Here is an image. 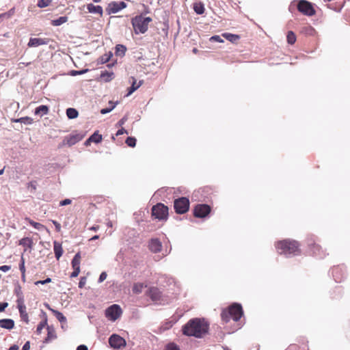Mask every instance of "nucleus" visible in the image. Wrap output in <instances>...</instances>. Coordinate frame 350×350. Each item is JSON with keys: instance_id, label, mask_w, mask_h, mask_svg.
Instances as JSON below:
<instances>
[{"instance_id": "nucleus-10", "label": "nucleus", "mask_w": 350, "mask_h": 350, "mask_svg": "<svg viewBox=\"0 0 350 350\" xmlns=\"http://www.w3.org/2000/svg\"><path fill=\"white\" fill-rule=\"evenodd\" d=\"M109 343L114 349H119L126 345L125 340L117 334H113L109 337Z\"/></svg>"}, {"instance_id": "nucleus-42", "label": "nucleus", "mask_w": 350, "mask_h": 350, "mask_svg": "<svg viewBox=\"0 0 350 350\" xmlns=\"http://www.w3.org/2000/svg\"><path fill=\"white\" fill-rule=\"evenodd\" d=\"M52 0H39L38 2V6L40 8L47 7L51 3Z\"/></svg>"}, {"instance_id": "nucleus-47", "label": "nucleus", "mask_w": 350, "mask_h": 350, "mask_svg": "<svg viewBox=\"0 0 350 350\" xmlns=\"http://www.w3.org/2000/svg\"><path fill=\"white\" fill-rule=\"evenodd\" d=\"M51 282V279L50 278H47L46 280H38V281H36L35 282V284L36 285H38V284H47V283H49Z\"/></svg>"}, {"instance_id": "nucleus-28", "label": "nucleus", "mask_w": 350, "mask_h": 350, "mask_svg": "<svg viewBox=\"0 0 350 350\" xmlns=\"http://www.w3.org/2000/svg\"><path fill=\"white\" fill-rule=\"evenodd\" d=\"M26 220L28 221L31 226H32L34 228L39 231H42L44 230H48L47 228L40 223L36 222L30 219H26Z\"/></svg>"}, {"instance_id": "nucleus-55", "label": "nucleus", "mask_w": 350, "mask_h": 350, "mask_svg": "<svg viewBox=\"0 0 350 350\" xmlns=\"http://www.w3.org/2000/svg\"><path fill=\"white\" fill-rule=\"evenodd\" d=\"M73 269H74V271L70 275L71 278H75V277L78 276V275L79 274V272H80V269L73 268Z\"/></svg>"}, {"instance_id": "nucleus-31", "label": "nucleus", "mask_w": 350, "mask_h": 350, "mask_svg": "<svg viewBox=\"0 0 350 350\" xmlns=\"http://www.w3.org/2000/svg\"><path fill=\"white\" fill-rule=\"evenodd\" d=\"M79 113L75 108H68L66 109V116L69 119H75L77 118Z\"/></svg>"}, {"instance_id": "nucleus-36", "label": "nucleus", "mask_w": 350, "mask_h": 350, "mask_svg": "<svg viewBox=\"0 0 350 350\" xmlns=\"http://www.w3.org/2000/svg\"><path fill=\"white\" fill-rule=\"evenodd\" d=\"M287 42L290 44H293L296 41V36L293 31H289L286 36Z\"/></svg>"}, {"instance_id": "nucleus-27", "label": "nucleus", "mask_w": 350, "mask_h": 350, "mask_svg": "<svg viewBox=\"0 0 350 350\" xmlns=\"http://www.w3.org/2000/svg\"><path fill=\"white\" fill-rule=\"evenodd\" d=\"M193 10L197 14H202L204 12V5L202 2L193 3Z\"/></svg>"}, {"instance_id": "nucleus-34", "label": "nucleus", "mask_w": 350, "mask_h": 350, "mask_svg": "<svg viewBox=\"0 0 350 350\" xmlns=\"http://www.w3.org/2000/svg\"><path fill=\"white\" fill-rule=\"evenodd\" d=\"M223 36L231 42H235L239 39V36L236 34L226 33L223 34Z\"/></svg>"}, {"instance_id": "nucleus-21", "label": "nucleus", "mask_w": 350, "mask_h": 350, "mask_svg": "<svg viewBox=\"0 0 350 350\" xmlns=\"http://www.w3.org/2000/svg\"><path fill=\"white\" fill-rule=\"evenodd\" d=\"M49 109L46 105H40L35 109L34 114L40 117L48 114Z\"/></svg>"}, {"instance_id": "nucleus-52", "label": "nucleus", "mask_w": 350, "mask_h": 350, "mask_svg": "<svg viewBox=\"0 0 350 350\" xmlns=\"http://www.w3.org/2000/svg\"><path fill=\"white\" fill-rule=\"evenodd\" d=\"M52 222L53 224V225L55 226V230L57 232H60L61 230V225L59 223H58L57 221L55 220H52Z\"/></svg>"}, {"instance_id": "nucleus-19", "label": "nucleus", "mask_w": 350, "mask_h": 350, "mask_svg": "<svg viewBox=\"0 0 350 350\" xmlns=\"http://www.w3.org/2000/svg\"><path fill=\"white\" fill-rule=\"evenodd\" d=\"M52 313L55 315L57 319L61 323L62 327L64 328V326L66 325L67 319L66 317L58 310H52Z\"/></svg>"}, {"instance_id": "nucleus-29", "label": "nucleus", "mask_w": 350, "mask_h": 350, "mask_svg": "<svg viewBox=\"0 0 350 350\" xmlns=\"http://www.w3.org/2000/svg\"><path fill=\"white\" fill-rule=\"evenodd\" d=\"M81 254L79 252L77 253L72 260V268L80 269Z\"/></svg>"}, {"instance_id": "nucleus-40", "label": "nucleus", "mask_w": 350, "mask_h": 350, "mask_svg": "<svg viewBox=\"0 0 350 350\" xmlns=\"http://www.w3.org/2000/svg\"><path fill=\"white\" fill-rule=\"evenodd\" d=\"M113 72H104L100 75V77L103 79L105 81H109L112 79Z\"/></svg>"}, {"instance_id": "nucleus-11", "label": "nucleus", "mask_w": 350, "mask_h": 350, "mask_svg": "<svg viewBox=\"0 0 350 350\" xmlns=\"http://www.w3.org/2000/svg\"><path fill=\"white\" fill-rule=\"evenodd\" d=\"M126 7V3L124 1H112L108 4L107 11L108 14H116L120 11L121 10L125 8Z\"/></svg>"}, {"instance_id": "nucleus-14", "label": "nucleus", "mask_w": 350, "mask_h": 350, "mask_svg": "<svg viewBox=\"0 0 350 350\" xmlns=\"http://www.w3.org/2000/svg\"><path fill=\"white\" fill-rule=\"evenodd\" d=\"M82 139L80 135H71L66 137L64 142L69 146H73Z\"/></svg>"}, {"instance_id": "nucleus-33", "label": "nucleus", "mask_w": 350, "mask_h": 350, "mask_svg": "<svg viewBox=\"0 0 350 350\" xmlns=\"http://www.w3.org/2000/svg\"><path fill=\"white\" fill-rule=\"evenodd\" d=\"M68 21L67 16H60L57 19L53 20L51 23L54 26H59Z\"/></svg>"}, {"instance_id": "nucleus-30", "label": "nucleus", "mask_w": 350, "mask_h": 350, "mask_svg": "<svg viewBox=\"0 0 350 350\" xmlns=\"http://www.w3.org/2000/svg\"><path fill=\"white\" fill-rule=\"evenodd\" d=\"M15 122H20L27 125L31 124L33 122V120L28 116L22 117L14 120Z\"/></svg>"}, {"instance_id": "nucleus-17", "label": "nucleus", "mask_w": 350, "mask_h": 350, "mask_svg": "<svg viewBox=\"0 0 350 350\" xmlns=\"http://www.w3.org/2000/svg\"><path fill=\"white\" fill-rule=\"evenodd\" d=\"M148 294L153 301L159 300L161 296L160 291L156 287L150 288Z\"/></svg>"}, {"instance_id": "nucleus-16", "label": "nucleus", "mask_w": 350, "mask_h": 350, "mask_svg": "<svg viewBox=\"0 0 350 350\" xmlns=\"http://www.w3.org/2000/svg\"><path fill=\"white\" fill-rule=\"evenodd\" d=\"M14 326V321L11 319H0V327L6 329H12Z\"/></svg>"}, {"instance_id": "nucleus-25", "label": "nucleus", "mask_w": 350, "mask_h": 350, "mask_svg": "<svg viewBox=\"0 0 350 350\" xmlns=\"http://www.w3.org/2000/svg\"><path fill=\"white\" fill-rule=\"evenodd\" d=\"M44 319L42 321L40 322V323L37 326L36 332L40 334L43 329V328L47 325V317L46 314L44 312H42Z\"/></svg>"}, {"instance_id": "nucleus-9", "label": "nucleus", "mask_w": 350, "mask_h": 350, "mask_svg": "<svg viewBox=\"0 0 350 350\" xmlns=\"http://www.w3.org/2000/svg\"><path fill=\"white\" fill-rule=\"evenodd\" d=\"M211 212V207L204 204H197L193 209V215L196 217L204 218Z\"/></svg>"}, {"instance_id": "nucleus-60", "label": "nucleus", "mask_w": 350, "mask_h": 350, "mask_svg": "<svg viewBox=\"0 0 350 350\" xmlns=\"http://www.w3.org/2000/svg\"><path fill=\"white\" fill-rule=\"evenodd\" d=\"M29 349H30V342L29 341H27L23 346L22 350H29Z\"/></svg>"}, {"instance_id": "nucleus-24", "label": "nucleus", "mask_w": 350, "mask_h": 350, "mask_svg": "<svg viewBox=\"0 0 350 350\" xmlns=\"http://www.w3.org/2000/svg\"><path fill=\"white\" fill-rule=\"evenodd\" d=\"M126 51V47L123 44H117L115 47V54L116 56L123 57Z\"/></svg>"}, {"instance_id": "nucleus-39", "label": "nucleus", "mask_w": 350, "mask_h": 350, "mask_svg": "<svg viewBox=\"0 0 350 350\" xmlns=\"http://www.w3.org/2000/svg\"><path fill=\"white\" fill-rule=\"evenodd\" d=\"M116 104H117V103H113V102L110 101L109 102V105H110L109 107L102 109L100 110V113L102 114H106V113H109L116 107Z\"/></svg>"}, {"instance_id": "nucleus-12", "label": "nucleus", "mask_w": 350, "mask_h": 350, "mask_svg": "<svg viewBox=\"0 0 350 350\" xmlns=\"http://www.w3.org/2000/svg\"><path fill=\"white\" fill-rule=\"evenodd\" d=\"M49 42L48 38H31L27 44L29 47H37L40 45H46Z\"/></svg>"}, {"instance_id": "nucleus-35", "label": "nucleus", "mask_w": 350, "mask_h": 350, "mask_svg": "<svg viewBox=\"0 0 350 350\" xmlns=\"http://www.w3.org/2000/svg\"><path fill=\"white\" fill-rule=\"evenodd\" d=\"M112 56L113 53L111 51H109V53L104 54L99 58V62L102 64H105L110 60Z\"/></svg>"}, {"instance_id": "nucleus-13", "label": "nucleus", "mask_w": 350, "mask_h": 350, "mask_svg": "<svg viewBox=\"0 0 350 350\" xmlns=\"http://www.w3.org/2000/svg\"><path fill=\"white\" fill-rule=\"evenodd\" d=\"M162 244L157 239H152L149 243L150 250L154 253H157L161 250Z\"/></svg>"}, {"instance_id": "nucleus-7", "label": "nucleus", "mask_w": 350, "mask_h": 350, "mask_svg": "<svg viewBox=\"0 0 350 350\" xmlns=\"http://www.w3.org/2000/svg\"><path fill=\"white\" fill-rule=\"evenodd\" d=\"M174 208L178 214L186 213L189 208V200L185 197L179 198L174 200Z\"/></svg>"}, {"instance_id": "nucleus-15", "label": "nucleus", "mask_w": 350, "mask_h": 350, "mask_svg": "<svg viewBox=\"0 0 350 350\" xmlns=\"http://www.w3.org/2000/svg\"><path fill=\"white\" fill-rule=\"evenodd\" d=\"M17 307L18 308V311L20 313V317L21 319L24 321H25L27 323H29V317L28 314L26 311V306H25L24 303H22L21 304H17Z\"/></svg>"}, {"instance_id": "nucleus-41", "label": "nucleus", "mask_w": 350, "mask_h": 350, "mask_svg": "<svg viewBox=\"0 0 350 350\" xmlns=\"http://www.w3.org/2000/svg\"><path fill=\"white\" fill-rule=\"evenodd\" d=\"M126 144L130 147H135L136 145V139L132 137H128L126 139Z\"/></svg>"}, {"instance_id": "nucleus-50", "label": "nucleus", "mask_w": 350, "mask_h": 350, "mask_svg": "<svg viewBox=\"0 0 350 350\" xmlns=\"http://www.w3.org/2000/svg\"><path fill=\"white\" fill-rule=\"evenodd\" d=\"M71 202H72L71 200L65 199V200L60 201L59 205L60 206H66V205H68V204H71Z\"/></svg>"}, {"instance_id": "nucleus-38", "label": "nucleus", "mask_w": 350, "mask_h": 350, "mask_svg": "<svg viewBox=\"0 0 350 350\" xmlns=\"http://www.w3.org/2000/svg\"><path fill=\"white\" fill-rule=\"evenodd\" d=\"M340 269L339 267H336L332 269V275L336 282H340L342 278L339 275Z\"/></svg>"}, {"instance_id": "nucleus-2", "label": "nucleus", "mask_w": 350, "mask_h": 350, "mask_svg": "<svg viewBox=\"0 0 350 350\" xmlns=\"http://www.w3.org/2000/svg\"><path fill=\"white\" fill-rule=\"evenodd\" d=\"M278 252L286 257L298 255L300 253L299 244L295 240L286 239L280 241L275 245Z\"/></svg>"}, {"instance_id": "nucleus-6", "label": "nucleus", "mask_w": 350, "mask_h": 350, "mask_svg": "<svg viewBox=\"0 0 350 350\" xmlns=\"http://www.w3.org/2000/svg\"><path fill=\"white\" fill-rule=\"evenodd\" d=\"M122 314V310L118 304H113L105 310V317L111 321H116Z\"/></svg>"}, {"instance_id": "nucleus-26", "label": "nucleus", "mask_w": 350, "mask_h": 350, "mask_svg": "<svg viewBox=\"0 0 350 350\" xmlns=\"http://www.w3.org/2000/svg\"><path fill=\"white\" fill-rule=\"evenodd\" d=\"M312 250L314 254L319 258H323L325 256L321 246L317 244H313Z\"/></svg>"}, {"instance_id": "nucleus-8", "label": "nucleus", "mask_w": 350, "mask_h": 350, "mask_svg": "<svg viewBox=\"0 0 350 350\" xmlns=\"http://www.w3.org/2000/svg\"><path fill=\"white\" fill-rule=\"evenodd\" d=\"M298 10L306 16H312L315 11L310 3L306 0H301L297 4Z\"/></svg>"}, {"instance_id": "nucleus-61", "label": "nucleus", "mask_w": 350, "mask_h": 350, "mask_svg": "<svg viewBox=\"0 0 350 350\" xmlns=\"http://www.w3.org/2000/svg\"><path fill=\"white\" fill-rule=\"evenodd\" d=\"M11 16L10 12L0 14V20L4 18H9Z\"/></svg>"}, {"instance_id": "nucleus-3", "label": "nucleus", "mask_w": 350, "mask_h": 350, "mask_svg": "<svg viewBox=\"0 0 350 350\" xmlns=\"http://www.w3.org/2000/svg\"><path fill=\"white\" fill-rule=\"evenodd\" d=\"M243 314V308L241 304L234 303L221 312V319L228 323L232 319L234 321H238Z\"/></svg>"}, {"instance_id": "nucleus-51", "label": "nucleus", "mask_w": 350, "mask_h": 350, "mask_svg": "<svg viewBox=\"0 0 350 350\" xmlns=\"http://www.w3.org/2000/svg\"><path fill=\"white\" fill-rule=\"evenodd\" d=\"M210 40L212 41H215V42H223V40L221 38V37L219 36H213L210 38Z\"/></svg>"}, {"instance_id": "nucleus-18", "label": "nucleus", "mask_w": 350, "mask_h": 350, "mask_svg": "<svg viewBox=\"0 0 350 350\" xmlns=\"http://www.w3.org/2000/svg\"><path fill=\"white\" fill-rule=\"evenodd\" d=\"M53 250L55 253V258L59 260V258L62 256L63 249L62 244L57 241H53Z\"/></svg>"}, {"instance_id": "nucleus-48", "label": "nucleus", "mask_w": 350, "mask_h": 350, "mask_svg": "<svg viewBox=\"0 0 350 350\" xmlns=\"http://www.w3.org/2000/svg\"><path fill=\"white\" fill-rule=\"evenodd\" d=\"M165 350H180L179 348L174 343L167 345Z\"/></svg>"}, {"instance_id": "nucleus-54", "label": "nucleus", "mask_w": 350, "mask_h": 350, "mask_svg": "<svg viewBox=\"0 0 350 350\" xmlns=\"http://www.w3.org/2000/svg\"><path fill=\"white\" fill-rule=\"evenodd\" d=\"M85 283H86V278L84 277L81 278L79 282V287L81 288H83L85 286Z\"/></svg>"}, {"instance_id": "nucleus-32", "label": "nucleus", "mask_w": 350, "mask_h": 350, "mask_svg": "<svg viewBox=\"0 0 350 350\" xmlns=\"http://www.w3.org/2000/svg\"><path fill=\"white\" fill-rule=\"evenodd\" d=\"M102 135L98 134V131H96L89 137V141L98 144L102 141Z\"/></svg>"}, {"instance_id": "nucleus-1", "label": "nucleus", "mask_w": 350, "mask_h": 350, "mask_svg": "<svg viewBox=\"0 0 350 350\" xmlns=\"http://www.w3.org/2000/svg\"><path fill=\"white\" fill-rule=\"evenodd\" d=\"M208 330V324L200 319H192L189 320L183 327V334L196 338H202Z\"/></svg>"}, {"instance_id": "nucleus-20", "label": "nucleus", "mask_w": 350, "mask_h": 350, "mask_svg": "<svg viewBox=\"0 0 350 350\" xmlns=\"http://www.w3.org/2000/svg\"><path fill=\"white\" fill-rule=\"evenodd\" d=\"M14 294L17 297L16 302L18 304H21L22 303H24V296L21 290V287L19 284H17L14 288Z\"/></svg>"}, {"instance_id": "nucleus-45", "label": "nucleus", "mask_w": 350, "mask_h": 350, "mask_svg": "<svg viewBox=\"0 0 350 350\" xmlns=\"http://www.w3.org/2000/svg\"><path fill=\"white\" fill-rule=\"evenodd\" d=\"M314 31V29L310 26L305 27L302 29L303 32H305L306 33H308L310 35L312 34Z\"/></svg>"}, {"instance_id": "nucleus-4", "label": "nucleus", "mask_w": 350, "mask_h": 350, "mask_svg": "<svg viewBox=\"0 0 350 350\" xmlns=\"http://www.w3.org/2000/svg\"><path fill=\"white\" fill-rule=\"evenodd\" d=\"M150 17H144L142 15H137L131 19V23L135 34L145 33L148 25L152 21Z\"/></svg>"}, {"instance_id": "nucleus-23", "label": "nucleus", "mask_w": 350, "mask_h": 350, "mask_svg": "<svg viewBox=\"0 0 350 350\" xmlns=\"http://www.w3.org/2000/svg\"><path fill=\"white\" fill-rule=\"evenodd\" d=\"M132 79H133L132 84H131V86L129 88V91H128V93L126 94L127 96H129L131 94H132L142 84V81H139V83H137L136 80L133 77L132 78Z\"/></svg>"}, {"instance_id": "nucleus-37", "label": "nucleus", "mask_w": 350, "mask_h": 350, "mask_svg": "<svg viewBox=\"0 0 350 350\" xmlns=\"http://www.w3.org/2000/svg\"><path fill=\"white\" fill-rule=\"evenodd\" d=\"M146 287L142 283H137L133 287V291L135 293H140L143 291V289Z\"/></svg>"}, {"instance_id": "nucleus-56", "label": "nucleus", "mask_w": 350, "mask_h": 350, "mask_svg": "<svg viewBox=\"0 0 350 350\" xmlns=\"http://www.w3.org/2000/svg\"><path fill=\"white\" fill-rule=\"evenodd\" d=\"M11 269V267L9 265H2L0 267V271L6 272L8 271Z\"/></svg>"}, {"instance_id": "nucleus-43", "label": "nucleus", "mask_w": 350, "mask_h": 350, "mask_svg": "<svg viewBox=\"0 0 350 350\" xmlns=\"http://www.w3.org/2000/svg\"><path fill=\"white\" fill-rule=\"evenodd\" d=\"M32 244V240L29 238H24L20 241V245H27L29 247H31Z\"/></svg>"}, {"instance_id": "nucleus-59", "label": "nucleus", "mask_w": 350, "mask_h": 350, "mask_svg": "<svg viewBox=\"0 0 350 350\" xmlns=\"http://www.w3.org/2000/svg\"><path fill=\"white\" fill-rule=\"evenodd\" d=\"M47 329H48V338H51L52 337L54 336V332L53 330H51L50 327H47Z\"/></svg>"}, {"instance_id": "nucleus-64", "label": "nucleus", "mask_w": 350, "mask_h": 350, "mask_svg": "<svg viewBox=\"0 0 350 350\" xmlns=\"http://www.w3.org/2000/svg\"><path fill=\"white\" fill-rule=\"evenodd\" d=\"M44 306H45V307H46L49 310H50L51 312H52V310H55V309L52 308L49 306V304H44Z\"/></svg>"}, {"instance_id": "nucleus-46", "label": "nucleus", "mask_w": 350, "mask_h": 350, "mask_svg": "<svg viewBox=\"0 0 350 350\" xmlns=\"http://www.w3.org/2000/svg\"><path fill=\"white\" fill-rule=\"evenodd\" d=\"M88 71V69H84V70H72L71 72V75L72 76H76L78 75H83V74L87 72Z\"/></svg>"}, {"instance_id": "nucleus-5", "label": "nucleus", "mask_w": 350, "mask_h": 350, "mask_svg": "<svg viewBox=\"0 0 350 350\" xmlns=\"http://www.w3.org/2000/svg\"><path fill=\"white\" fill-rule=\"evenodd\" d=\"M152 214L159 220H165L168 216V208L161 203H159L152 208Z\"/></svg>"}, {"instance_id": "nucleus-63", "label": "nucleus", "mask_w": 350, "mask_h": 350, "mask_svg": "<svg viewBox=\"0 0 350 350\" xmlns=\"http://www.w3.org/2000/svg\"><path fill=\"white\" fill-rule=\"evenodd\" d=\"M8 350H18V346L14 345L11 346Z\"/></svg>"}, {"instance_id": "nucleus-44", "label": "nucleus", "mask_w": 350, "mask_h": 350, "mask_svg": "<svg viewBox=\"0 0 350 350\" xmlns=\"http://www.w3.org/2000/svg\"><path fill=\"white\" fill-rule=\"evenodd\" d=\"M19 269L21 273H25V259L23 256H22L21 259V262L19 264Z\"/></svg>"}, {"instance_id": "nucleus-49", "label": "nucleus", "mask_w": 350, "mask_h": 350, "mask_svg": "<svg viewBox=\"0 0 350 350\" xmlns=\"http://www.w3.org/2000/svg\"><path fill=\"white\" fill-rule=\"evenodd\" d=\"M127 116H124L118 121L117 126H122L127 121Z\"/></svg>"}, {"instance_id": "nucleus-53", "label": "nucleus", "mask_w": 350, "mask_h": 350, "mask_svg": "<svg viewBox=\"0 0 350 350\" xmlns=\"http://www.w3.org/2000/svg\"><path fill=\"white\" fill-rule=\"evenodd\" d=\"M107 278V273L105 272H102L98 278V282L100 283L103 282Z\"/></svg>"}, {"instance_id": "nucleus-22", "label": "nucleus", "mask_w": 350, "mask_h": 350, "mask_svg": "<svg viewBox=\"0 0 350 350\" xmlns=\"http://www.w3.org/2000/svg\"><path fill=\"white\" fill-rule=\"evenodd\" d=\"M87 9L89 12L94 13V14H103V8L100 5H94L92 3L88 4Z\"/></svg>"}, {"instance_id": "nucleus-62", "label": "nucleus", "mask_w": 350, "mask_h": 350, "mask_svg": "<svg viewBox=\"0 0 350 350\" xmlns=\"http://www.w3.org/2000/svg\"><path fill=\"white\" fill-rule=\"evenodd\" d=\"M77 350H88L86 345H81L77 347Z\"/></svg>"}, {"instance_id": "nucleus-58", "label": "nucleus", "mask_w": 350, "mask_h": 350, "mask_svg": "<svg viewBox=\"0 0 350 350\" xmlns=\"http://www.w3.org/2000/svg\"><path fill=\"white\" fill-rule=\"evenodd\" d=\"M124 133H126V134H128V132L126 130H125L124 128H121L120 129H119L117 133H116V136H118V135H121Z\"/></svg>"}, {"instance_id": "nucleus-57", "label": "nucleus", "mask_w": 350, "mask_h": 350, "mask_svg": "<svg viewBox=\"0 0 350 350\" xmlns=\"http://www.w3.org/2000/svg\"><path fill=\"white\" fill-rule=\"evenodd\" d=\"M8 306L7 302L0 303V312L4 311V310Z\"/></svg>"}]
</instances>
